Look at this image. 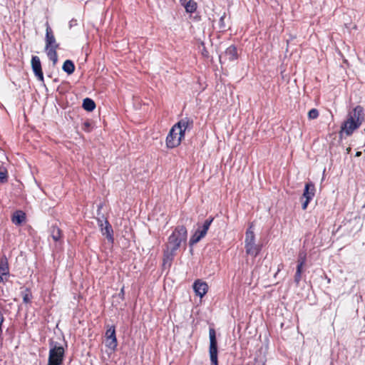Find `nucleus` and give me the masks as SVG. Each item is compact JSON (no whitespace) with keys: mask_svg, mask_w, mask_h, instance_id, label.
Masks as SVG:
<instances>
[{"mask_svg":"<svg viewBox=\"0 0 365 365\" xmlns=\"http://www.w3.org/2000/svg\"><path fill=\"white\" fill-rule=\"evenodd\" d=\"M193 125V120L190 118L185 117L175 124L170 130V138L173 135V132L178 131V134L185 137V133L187 130H190Z\"/></svg>","mask_w":365,"mask_h":365,"instance_id":"nucleus-7","label":"nucleus"},{"mask_svg":"<svg viewBox=\"0 0 365 365\" xmlns=\"http://www.w3.org/2000/svg\"><path fill=\"white\" fill-rule=\"evenodd\" d=\"M187 238V231L184 225L177 226L171 235L168 238L165 245V249L163 251V264L170 266L175 255L176 251L181 247L182 244H185Z\"/></svg>","mask_w":365,"mask_h":365,"instance_id":"nucleus-1","label":"nucleus"},{"mask_svg":"<svg viewBox=\"0 0 365 365\" xmlns=\"http://www.w3.org/2000/svg\"><path fill=\"white\" fill-rule=\"evenodd\" d=\"M319 116V111L316 108L311 109L308 113L309 119H316Z\"/></svg>","mask_w":365,"mask_h":365,"instance_id":"nucleus-26","label":"nucleus"},{"mask_svg":"<svg viewBox=\"0 0 365 365\" xmlns=\"http://www.w3.org/2000/svg\"><path fill=\"white\" fill-rule=\"evenodd\" d=\"M361 152L358 151V152H356V155H356V157H359V156H361Z\"/></svg>","mask_w":365,"mask_h":365,"instance_id":"nucleus-36","label":"nucleus"},{"mask_svg":"<svg viewBox=\"0 0 365 365\" xmlns=\"http://www.w3.org/2000/svg\"><path fill=\"white\" fill-rule=\"evenodd\" d=\"M103 205L101 204L98 205V210H97V212H98V215H100V212H101V210L102 208Z\"/></svg>","mask_w":365,"mask_h":365,"instance_id":"nucleus-35","label":"nucleus"},{"mask_svg":"<svg viewBox=\"0 0 365 365\" xmlns=\"http://www.w3.org/2000/svg\"><path fill=\"white\" fill-rule=\"evenodd\" d=\"M124 295H125L124 287H122L120 291V293L118 294V296L121 299H123Z\"/></svg>","mask_w":365,"mask_h":365,"instance_id":"nucleus-33","label":"nucleus"},{"mask_svg":"<svg viewBox=\"0 0 365 365\" xmlns=\"http://www.w3.org/2000/svg\"><path fill=\"white\" fill-rule=\"evenodd\" d=\"M245 248L246 253L256 257L261 251V246L255 243V235L250 226L246 231L245 240Z\"/></svg>","mask_w":365,"mask_h":365,"instance_id":"nucleus-4","label":"nucleus"},{"mask_svg":"<svg viewBox=\"0 0 365 365\" xmlns=\"http://www.w3.org/2000/svg\"><path fill=\"white\" fill-rule=\"evenodd\" d=\"M7 180V170L4 166H0V182Z\"/></svg>","mask_w":365,"mask_h":365,"instance_id":"nucleus-21","label":"nucleus"},{"mask_svg":"<svg viewBox=\"0 0 365 365\" xmlns=\"http://www.w3.org/2000/svg\"><path fill=\"white\" fill-rule=\"evenodd\" d=\"M185 9L187 13H194L197 9V4L193 0H189L185 5Z\"/></svg>","mask_w":365,"mask_h":365,"instance_id":"nucleus-20","label":"nucleus"},{"mask_svg":"<svg viewBox=\"0 0 365 365\" xmlns=\"http://www.w3.org/2000/svg\"><path fill=\"white\" fill-rule=\"evenodd\" d=\"M224 56L230 61L237 60L238 58L237 50L235 46L231 45L225 51Z\"/></svg>","mask_w":365,"mask_h":365,"instance_id":"nucleus-14","label":"nucleus"},{"mask_svg":"<svg viewBox=\"0 0 365 365\" xmlns=\"http://www.w3.org/2000/svg\"><path fill=\"white\" fill-rule=\"evenodd\" d=\"M312 200H308V199H306L305 201L302 203V208L303 210H306L307 207V205L309 203V202L311 201Z\"/></svg>","mask_w":365,"mask_h":365,"instance_id":"nucleus-32","label":"nucleus"},{"mask_svg":"<svg viewBox=\"0 0 365 365\" xmlns=\"http://www.w3.org/2000/svg\"><path fill=\"white\" fill-rule=\"evenodd\" d=\"M315 195V186L312 182L305 184L303 197L305 199L312 200Z\"/></svg>","mask_w":365,"mask_h":365,"instance_id":"nucleus-13","label":"nucleus"},{"mask_svg":"<svg viewBox=\"0 0 365 365\" xmlns=\"http://www.w3.org/2000/svg\"><path fill=\"white\" fill-rule=\"evenodd\" d=\"M4 275H1V274H0V282L3 281V279H3V277H4Z\"/></svg>","mask_w":365,"mask_h":365,"instance_id":"nucleus-37","label":"nucleus"},{"mask_svg":"<svg viewBox=\"0 0 365 365\" xmlns=\"http://www.w3.org/2000/svg\"><path fill=\"white\" fill-rule=\"evenodd\" d=\"M9 274V265L6 257H3L0 260V274L8 275Z\"/></svg>","mask_w":365,"mask_h":365,"instance_id":"nucleus-18","label":"nucleus"},{"mask_svg":"<svg viewBox=\"0 0 365 365\" xmlns=\"http://www.w3.org/2000/svg\"><path fill=\"white\" fill-rule=\"evenodd\" d=\"M62 69L67 74L71 75L75 71V65L71 60H66L63 64Z\"/></svg>","mask_w":365,"mask_h":365,"instance_id":"nucleus-15","label":"nucleus"},{"mask_svg":"<svg viewBox=\"0 0 365 365\" xmlns=\"http://www.w3.org/2000/svg\"><path fill=\"white\" fill-rule=\"evenodd\" d=\"M31 295L29 289H26L25 292L23 293V302L24 303H29L31 302Z\"/></svg>","mask_w":365,"mask_h":365,"instance_id":"nucleus-25","label":"nucleus"},{"mask_svg":"<svg viewBox=\"0 0 365 365\" xmlns=\"http://www.w3.org/2000/svg\"><path fill=\"white\" fill-rule=\"evenodd\" d=\"M25 220V214L21 211L16 212L12 217V222L17 225H21Z\"/></svg>","mask_w":365,"mask_h":365,"instance_id":"nucleus-17","label":"nucleus"},{"mask_svg":"<svg viewBox=\"0 0 365 365\" xmlns=\"http://www.w3.org/2000/svg\"><path fill=\"white\" fill-rule=\"evenodd\" d=\"M51 236L55 242H58L61 238V230L56 226L51 227Z\"/></svg>","mask_w":365,"mask_h":365,"instance_id":"nucleus-19","label":"nucleus"},{"mask_svg":"<svg viewBox=\"0 0 365 365\" xmlns=\"http://www.w3.org/2000/svg\"><path fill=\"white\" fill-rule=\"evenodd\" d=\"M103 235L106 236L108 242L113 243V230L108 220H105V225L100 227Z\"/></svg>","mask_w":365,"mask_h":365,"instance_id":"nucleus-12","label":"nucleus"},{"mask_svg":"<svg viewBox=\"0 0 365 365\" xmlns=\"http://www.w3.org/2000/svg\"><path fill=\"white\" fill-rule=\"evenodd\" d=\"M195 232H197L202 237H204L207 234V231L205 230L202 227H199Z\"/></svg>","mask_w":365,"mask_h":365,"instance_id":"nucleus-31","label":"nucleus"},{"mask_svg":"<svg viewBox=\"0 0 365 365\" xmlns=\"http://www.w3.org/2000/svg\"><path fill=\"white\" fill-rule=\"evenodd\" d=\"M302 269L299 267H297L296 273L294 275V282L297 285H298L301 281L302 279Z\"/></svg>","mask_w":365,"mask_h":365,"instance_id":"nucleus-22","label":"nucleus"},{"mask_svg":"<svg viewBox=\"0 0 365 365\" xmlns=\"http://www.w3.org/2000/svg\"><path fill=\"white\" fill-rule=\"evenodd\" d=\"M96 220L98 222V225L99 226V227H101L105 225V220H108L106 217H105V216L103 215H102L101 216L96 217Z\"/></svg>","mask_w":365,"mask_h":365,"instance_id":"nucleus-29","label":"nucleus"},{"mask_svg":"<svg viewBox=\"0 0 365 365\" xmlns=\"http://www.w3.org/2000/svg\"><path fill=\"white\" fill-rule=\"evenodd\" d=\"M194 292L197 296H199L200 298L204 297L208 290V285L206 282L201 281L200 279H197L195 281L192 285Z\"/></svg>","mask_w":365,"mask_h":365,"instance_id":"nucleus-10","label":"nucleus"},{"mask_svg":"<svg viewBox=\"0 0 365 365\" xmlns=\"http://www.w3.org/2000/svg\"><path fill=\"white\" fill-rule=\"evenodd\" d=\"M82 129L86 132H90L91 130V123L88 120L85 121L82 125Z\"/></svg>","mask_w":365,"mask_h":365,"instance_id":"nucleus-28","label":"nucleus"},{"mask_svg":"<svg viewBox=\"0 0 365 365\" xmlns=\"http://www.w3.org/2000/svg\"><path fill=\"white\" fill-rule=\"evenodd\" d=\"M170 138V133L167 135L166 138V145L168 148H173L178 146L180 144V142L184 136H181L180 134H178V131L173 132V135Z\"/></svg>","mask_w":365,"mask_h":365,"instance_id":"nucleus-11","label":"nucleus"},{"mask_svg":"<svg viewBox=\"0 0 365 365\" xmlns=\"http://www.w3.org/2000/svg\"><path fill=\"white\" fill-rule=\"evenodd\" d=\"M214 218L213 217H210L208 219H207L203 225L201 226L205 230H206L207 232V230H209V227L210 226V225L212 224V221H213Z\"/></svg>","mask_w":365,"mask_h":365,"instance_id":"nucleus-27","label":"nucleus"},{"mask_svg":"<svg viewBox=\"0 0 365 365\" xmlns=\"http://www.w3.org/2000/svg\"><path fill=\"white\" fill-rule=\"evenodd\" d=\"M31 67L32 70L36 76L37 79L43 82V73L42 71L41 68V61L38 56H33L31 58Z\"/></svg>","mask_w":365,"mask_h":365,"instance_id":"nucleus-9","label":"nucleus"},{"mask_svg":"<svg viewBox=\"0 0 365 365\" xmlns=\"http://www.w3.org/2000/svg\"><path fill=\"white\" fill-rule=\"evenodd\" d=\"M64 356V349L61 346H53L50 349L47 365H61Z\"/></svg>","mask_w":365,"mask_h":365,"instance_id":"nucleus-6","label":"nucleus"},{"mask_svg":"<svg viewBox=\"0 0 365 365\" xmlns=\"http://www.w3.org/2000/svg\"><path fill=\"white\" fill-rule=\"evenodd\" d=\"M45 51L50 61L55 65L58 61L57 49L59 44L56 42L53 31L48 24L46 23V36H45Z\"/></svg>","mask_w":365,"mask_h":365,"instance_id":"nucleus-3","label":"nucleus"},{"mask_svg":"<svg viewBox=\"0 0 365 365\" xmlns=\"http://www.w3.org/2000/svg\"><path fill=\"white\" fill-rule=\"evenodd\" d=\"M82 107L87 111H93L96 108V103L93 100L89 98H86L83 101Z\"/></svg>","mask_w":365,"mask_h":365,"instance_id":"nucleus-16","label":"nucleus"},{"mask_svg":"<svg viewBox=\"0 0 365 365\" xmlns=\"http://www.w3.org/2000/svg\"><path fill=\"white\" fill-rule=\"evenodd\" d=\"M202 238V237L197 232H195L194 235L191 237L190 240V243L191 245L195 244L198 242Z\"/></svg>","mask_w":365,"mask_h":365,"instance_id":"nucleus-23","label":"nucleus"},{"mask_svg":"<svg viewBox=\"0 0 365 365\" xmlns=\"http://www.w3.org/2000/svg\"><path fill=\"white\" fill-rule=\"evenodd\" d=\"M209 337H210L209 354H210L211 365H218L217 341V339H216V332H215V330L214 328H210Z\"/></svg>","mask_w":365,"mask_h":365,"instance_id":"nucleus-5","label":"nucleus"},{"mask_svg":"<svg viewBox=\"0 0 365 365\" xmlns=\"http://www.w3.org/2000/svg\"><path fill=\"white\" fill-rule=\"evenodd\" d=\"M305 262H306V255L300 253L299 255L298 264H297V267H299V268L302 269L303 266L305 264Z\"/></svg>","mask_w":365,"mask_h":365,"instance_id":"nucleus-24","label":"nucleus"},{"mask_svg":"<svg viewBox=\"0 0 365 365\" xmlns=\"http://www.w3.org/2000/svg\"><path fill=\"white\" fill-rule=\"evenodd\" d=\"M365 120L364 108L361 106H356L347 115L346 120L341 126V133L351 135L354 131L360 127Z\"/></svg>","mask_w":365,"mask_h":365,"instance_id":"nucleus-2","label":"nucleus"},{"mask_svg":"<svg viewBox=\"0 0 365 365\" xmlns=\"http://www.w3.org/2000/svg\"><path fill=\"white\" fill-rule=\"evenodd\" d=\"M106 346L112 350H115L117 347L118 342L115 335V329L114 326H110L106 332Z\"/></svg>","mask_w":365,"mask_h":365,"instance_id":"nucleus-8","label":"nucleus"},{"mask_svg":"<svg viewBox=\"0 0 365 365\" xmlns=\"http://www.w3.org/2000/svg\"><path fill=\"white\" fill-rule=\"evenodd\" d=\"M225 14L222 15L219 20V26H220V29H225Z\"/></svg>","mask_w":365,"mask_h":365,"instance_id":"nucleus-30","label":"nucleus"},{"mask_svg":"<svg viewBox=\"0 0 365 365\" xmlns=\"http://www.w3.org/2000/svg\"><path fill=\"white\" fill-rule=\"evenodd\" d=\"M3 322H4V317H3L2 313L0 312V326H1Z\"/></svg>","mask_w":365,"mask_h":365,"instance_id":"nucleus-34","label":"nucleus"}]
</instances>
